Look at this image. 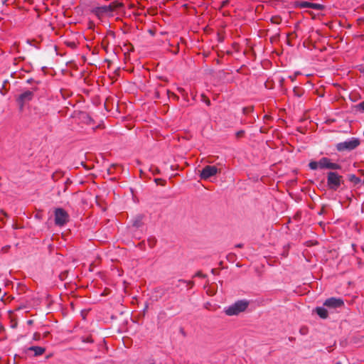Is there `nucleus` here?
<instances>
[{"label": "nucleus", "mask_w": 364, "mask_h": 364, "mask_svg": "<svg viewBox=\"0 0 364 364\" xmlns=\"http://www.w3.org/2000/svg\"><path fill=\"white\" fill-rule=\"evenodd\" d=\"M249 306V301L245 299L239 300L232 305L225 308V313L228 316L238 315L246 310Z\"/></svg>", "instance_id": "1"}, {"label": "nucleus", "mask_w": 364, "mask_h": 364, "mask_svg": "<svg viewBox=\"0 0 364 364\" xmlns=\"http://www.w3.org/2000/svg\"><path fill=\"white\" fill-rule=\"evenodd\" d=\"M360 144L358 138L352 137L345 141L338 143L336 144V149L338 151H352L357 148Z\"/></svg>", "instance_id": "2"}, {"label": "nucleus", "mask_w": 364, "mask_h": 364, "mask_svg": "<svg viewBox=\"0 0 364 364\" xmlns=\"http://www.w3.org/2000/svg\"><path fill=\"white\" fill-rule=\"evenodd\" d=\"M342 176L336 172L329 171L327 173V186L330 190L337 191L342 183Z\"/></svg>", "instance_id": "3"}, {"label": "nucleus", "mask_w": 364, "mask_h": 364, "mask_svg": "<svg viewBox=\"0 0 364 364\" xmlns=\"http://www.w3.org/2000/svg\"><path fill=\"white\" fill-rule=\"evenodd\" d=\"M55 224L58 226H63L69 220L68 213L63 208H55L54 211Z\"/></svg>", "instance_id": "4"}, {"label": "nucleus", "mask_w": 364, "mask_h": 364, "mask_svg": "<svg viewBox=\"0 0 364 364\" xmlns=\"http://www.w3.org/2000/svg\"><path fill=\"white\" fill-rule=\"evenodd\" d=\"M319 168L338 170L341 168L340 164L331 162V159L327 157H322L318 161Z\"/></svg>", "instance_id": "5"}, {"label": "nucleus", "mask_w": 364, "mask_h": 364, "mask_svg": "<svg viewBox=\"0 0 364 364\" xmlns=\"http://www.w3.org/2000/svg\"><path fill=\"white\" fill-rule=\"evenodd\" d=\"M218 171V168L215 166H205L200 173V177L201 179L206 180L215 175Z\"/></svg>", "instance_id": "6"}, {"label": "nucleus", "mask_w": 364, "mask_h": 364, "mask_svg": "<svg viewBox=\"0 0 364 364\" xmlns=\"http://www.w3.org/2000/svg\"><path fill=\"white\" fill-rule=\"evenodd\" d=\"M323 305L329 309H338L344 306V301L341 298L331 297L324 301Z\"/></svg>", "instance_id": "7"}, {"label": "nucleus", "mask_w": 364, "mask_h": 364, "mask_svg": "<svg viewBox=\"0 0 364 364\" xmlns=\"http://www.w3.org/2000/svg\"><path fill=\"white\" fill-rule=\"evenodd\" d=\"M34 93L33 91L26 90L22 92L18 97L17 101L21 107L23 108L25 103L30 102L32 100L33 97Z\"/></svg>", "instance_id": "8"}, {"label": "nucleus", "mask_w": 364, "mask_h": 364, "mask_svg": "<svg viewBox=\"0 0 364 364\" xmlns=\"http://www.w3.org/2000/svg\"><path fill=\"white\" fill-rule=\"evenodd\" d=\"M27 350L33 351L34 356H38L43 355L45 353L46 348L41 346H33L28 348Z\"/></svg>", "instance_id": "9"}, {"label": "nucleus", "mask_w": 364, "mask_h": 364, "mask_svg": "<svg viewBox=\"0 0 364 364\" xmlns=\"http://www.w3.org/2000/svg\"><path fill=\"white\" fill-rule=\"evenodd\" d=\"M315 312L318 314V316L321 318H327L328 316V313L326 309L322 306H318L315 309Z\"/></svg>", "instance_id": "10"}, {"label": "nucleus", "mask_w": 364, "mask_h": 364, "mask_svg": "<svg viewBox=\"0 0 364 364\" xmlns=\"http://www.w3.org/2000/svg\"><path fill=\"white\" fill-rule=\"evenodd\" d=\"M311 2L305 1H296L294 2V6L296 8L299 9H306L309 8L311 9Z\"/></svg>", "instance_id": "11"}, {"label": "nucleus", "mask_w": 364, "mask_h": 364, "mask_svg": "<svg viewBox=\"0 0 364 364\" xmlns=\"http://www.w3.org/2000/svg\"><path fill=\"white\" fill-rule=\"evenodd\" d=\"M92 12L97 15L100 16L107 14L105 6H97L93 9Z\"/></svg>", "instance_id": "12"}, {"label": "nucleus", "mask_w": 364, "mask_h": 364, "mask_svg": "<svg viewBox=\"0 0 364 364\" xmlns=\"http://www.w3.org/2000/svg\"><path fill=\"white\" fill-rule=\"evenodd\" d=\"M348 180L355 185L358 184L361 181L360 178L357 177L355 174L348 175Z\"/></svg>", "instance_id": "13"}, {"label": "nucleus", "mask_w": 364, "mask_h": 364, "mask_svg": "<svg viewBox=\"0 0 364 364\" xmlns=\"http://www.w3.org/2000/svg\"><path fill=\"white\" fill-rule=\"evenodd\" d=\"M155 293L159 294V295H156V299L157 300L159 298H161L165 294L166 289L164 288L159 287L155 289Z\"/></svg>", "instance_id": "14"}, {"label": "nucleus", "mask_w": 364, "mask_h": 364, "mask_svg": "<svg viewBox=\"0 0 364 364\" xmlns=\"http://www.w3.org/2000/svg\"><path fill=\"white\" fill-rule=\"evenodd\" d=\"M311 9L318 11H323L325 9V6L321 4L311 3Z\"/></svg>", "instance_id": "15"}, {"label": "nucleus", "mask_w": 364, "mask_h": 364, "mask_svg": "<svg viewBox=\"0 0 364 364\" xmlns=\"http://www.w3.org/2000/svg\"><path fill=\"white\" fill-rule=\"evenodd\" d=\"M309 167L311 170H316L319 168L318 161H311L309 164Z\"/></svg>", "instance_id": "16"}, {"label": "nucleus", "mask_w": 364, "mask_h": 364, "mask_svg": "<svg viewBox=\"0 0 364 364\" xmlns=\"http://www.w3.org/2000/svg\"><path fill=\"white\" fill-rule=\"evenodd\" d=\"M80 339H81L82 342H83V343H92L94 342V341L91 336H87V337L82 336Z\"/></svg>", "instance_id": "17"}, {"label": "nucleus", "mask_w": 364, "mask_h": 364, "mask_svg": "<svg viewBox=\"0 0 364 364\" xmlns=\"http://www.w3.org/2000/svg\"><path fill=\"white\" fill-rule=\"evenodd\" d=\"M355 108L357 110L364 112V101L360 102L358 105H355Z\"/></svg>", "instance_id": "18"}, {"label": "nucleus", "mask_w": 364, "mask_h": 364, "mask_svg": "<svg viewBox=\"0 0 364 364\" xmlns=\"http://www.w3.org/2000/svg\"><path fill=\"white\" fill-rule=\"evenodd\" d=\"M149 171L152 173V174L154 175H156V174H159L160 173V170L159 169L158 167L156 166H151L149 168Z\"/></svg>", "instance_id": "19"}, {"label": "nucleus", "mask_w": 364, "mask_h": 364, "mask_svg": "<svg viewBox=\"0 0 364 364\" xmlns=\"http://www.w3.org/2000/svg\"><path fill=\"white\" fill-rule=\"evenodd\" d=\"M106 9L107 14L108 13H112L115 10V6H113L112 4H109L107 6H105Z\"/></svg>", "instance_id": "20"}, {"label": "nucleus", "mask_w": 364, "mask_h": 364, "mask_svg": "<svg viewBox=\"0 0 364 364\" xmlns=\"http://www.w3.org/2000/svg\"><path fill=\"white\" fill-rule=\"evenodd\" d=\"M154 182H155L157 185L160 184V185H161V186H164V185H165V183H166V181H164V179H162V178H155V179H154Z\"/></svg>", "instance_id": "21"}, {"label": "nucleus", "mask_w": 364, "mask_h": 364, "mask_svg": "<svg viewBox=\"0 0 364 364\" xmlns=\"http://www.w3.org/2000/svg\"><path fill=\"white\" fill-rule=\"evenodd\" d=\"M141 218H138V219H136V220L134 222V223H133V225H134V226H135V227H136V228L140 227V226H141Z\"/></svg>", "instance_id": "22"}, {"label": "nucleus", "mask_w": 364, "mask_h": 364, "mask_svg": "<svg viewBox=\"0 0 364 364\" xmlns=\"http://www.w3.org/2000/svg\"><path fill=\"white\" fill-rule=\"evenodd\" d=\"M244 134H245L244 130H240L236 132L235 135L237 138H239V137H242L244 135Z\"/></svg>", "instance_id": "23"}, {"label": "nucleus", "mask_w": 364, "mask_h": 364, "mask_svg": "<svg viewBox=\"0 0 364 364\" xmlns=\"http://www.w3.org/2000/svg\"><path fill=\"white\" fill-rule=\"evenodd\" d=\"M68 46H69L71 48H75L77 47V45L75 42H68L67 43Z\"/></svg>", "instance_id": "24"}, {"label": "nucleus", "mask_w": 364, "mask_h": 364, "mask_svg": "<svg viewBox=\"0 0 364 364\" xmlns=\"http://www.w3.org/2000/svg\"><path fill=\"white\" fill-rule=\"evenodd\" d=\"M110 4H112L113 6H115V9L118 8L119 6H122V4L117 2V1H113Z\"/></svg>", "instance_id": "25"}, {"label": "nucleus", "mask_w": 364, "mask_h": 364, "mask_svg": "<svg viewBox=\"0 0 364 364\" xmlns=\"http://www.w3.org/2000/svg\"><path fill=\"white\" fill-rule=\"evenodd\" d=\"M228 4H229V1H228V0H225V1H222V3H221V6H222V7H225V6H226Z\"/></svg>", "instance_id": "26"}, {"label": "nucleus", "mask_w": 364, "mask_h": 364, "mask_svg": "<svg viewBox=\"0 0 364 364\" xmlns=\"http://www.w3.org/2000/svg\"><path fill=\"white\" fill-rule=\"evenodd\" d=\"M196 277H204L205 275H203L200 272H198L196 274Z\"/></svg>", "instance_id": "27"}, {"label": "nucleus", "mask_w": 364, "mask_h": 364, "mask_svg": "<svg viewBox=\"0 0 364 364\" xmlns=\"http://www.w3.org/2000/svg\"><path fill=\"white\" fill-rule=\"evenodd\" d=\"M235 247H238V248H241V247H243V245H242V244H241V243H239V244H237V245H235Z\"/></svg>", "instance_id": "28"}, {"label": "nucleus", "mask_w": 364, "mask_h": 364, "mask_svg": "<svg viewBox=\"0 0 364 364\" xmlns=\"http://www.w3.org/2000/svg\"><path fill=\"white\" fill-rule=\"evenodd\" d=\"M178 282L179 283H183V284H186V282L185 280H183V279H179Z\"/></svg>", "instance_id": "29"}, {"label": "nucleus", "mask_w": 364, "mask_h": 364, "mask_svg": "<svg viewBox=\"0 0 364 364\" xmlns=\"http://www.w3.org/2000/svg\"><path fill=\"white\" fill-rule=\"evenodd\" d=\"M215 272H216V269H211V273H212V274H215Z\"/></svg>", "instance_id": "30"}, {"label": "nucleus", "mask_w": 364, "mask_h": 364, "mask_svg": "<svg viewBox=\"0 0 364 364\" xmlns=\"http://www.w3.org/2000/svg\"><path fill=\"white\" fill-rule=\"evenodd\" d=\"M206 104H207L208 105H210V100H208L206 101Z\"/></svg>", "instance_id": "31"}, {"label": "nucleus", "mask_w": 364, "mask_h": 364, "mask_svg": "<svg viewBox=\"0 0 364 364\" xmlns=\"http://www.w3.org/2000/svg\"><path fill=\"white\" fill-rule=\"evenodd\" d=\"M37 336H38L37 333L34 334V339H36V340L37 339V337H36Z\"/></svg>", "instance_id": "32"}, {"label": "nucleus", "mask_w": 364, "mask_h": 364, "mask_svg": "<svg viewBox=\"0 0 364 364\" xmlns=\"http://www.w3.org/2000/svg\"><path fill=\"white\" fill-rule=\"evenodd\" d=\"M28 324H31L32 323V321L31 320L28 321Z\"/></svg>", "instance_id": "33"}, {"label": "nucleus", "mask_w": 364, "mask_h": 364, "mask_svg": "<svg viewBox=\"0 0 364 364\" xmlns=\"http://www.w3.org/2000/svg\"><path fill=\"white\" fill-rule=\"evenodd\" d=\"M32 79L28 80V82H31Z\"/></svg>", "instance_id": "34"}, {"label": "nucleus", "mask_w": 364, "mask_h": 364, "mask_svg": "<svg viewBox=\"0 0 364 364\" xmlns=\"http://www.w3.org/2000/svg\"><path fill=\"white\" fill-rule=\"evenodd\" d=\"M363 184H364V179H363Z\"/></svg>", "instance_id": "35"}]
</instances>
